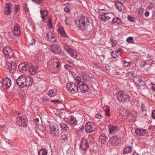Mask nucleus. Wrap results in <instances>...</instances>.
Wrapping results in <instances>:
<instances>
[{"label":"nucleus","mask_w":155,"mask_h":155,"mask_svg":"<svg viewBox=\"0 0 155 155\" xmlns=\"http://www.w3.org/2000/svg\"><path fill=\"white\" fill-rule=\"evenodd\" d=\"M32 81V79L30 77L21 76L16 79V83L19 87H23L25 86L28 87L31 85Z\"/></svg>","instance_id":"nucleus-1"},{"label":"nucleus","mask_w":155,"mask_h":155,"mask_svg":"<svg viewBox=\"0 0 155 155\" xmlns=\"http://www.w3.org/2000/svg\"><path fill=\"white\" fill-rule=\"evenodd\" d=\"M90 19L89 17L81 16L78 21L79 25L78 27L79 29L81 31H84L87 29L90 26Z\"/></svg>","instance_id":"nucleus-2"},{"label":"nucleus","mask_w":155,"mask_h":155,"mask_svg":"<svg viewBox=\"0 0 155 155\" xmlns=\"http://www.w3.org/2000/svg\"><path fill=\"white\" fill-rule=\"evenodd\" d=\"M117 98L118 101L125 103L126 101H129L130 97L126 93L121 91L117 93Z\"/></svg>","instance_id":"nucleus-3"},{"label":"nucleus","mask_w":155,"mask_h":155,"mask_svg":"<svg viewBox=\"0 0 155 155\" xmlns=\"http://www.w3.org/2000/svg\"><path fill=\"white\" fill-rule=\"evenodd\" d=\"M66 87L67 90L71 94H74L78 91V87L74 83H68Z\"/></svg>","instance_id":"nucleus-4"},{"label":"nucleus","mask_w":155,"mask_h":155,"mask_svg":"<svg viewBox=\"0 0 155 155\" xmlns=\"http://www.w3.org/2000/svg\"><path fill=\"white\" fill-rule=\"evenodd\" d=\"M17 124L21 127H26L27 126L28 120L26 117L25 115L18 116L16 118Z\"/></svg>","instance_id":"nucleus-5"},{"label":"nucleus","mask_w":155,"mask_h":155,"mask_svg":"<svg viewBox=\"0 0 155 155\" xmlns=\"http://www.w3.org/2000/svg\"><path fill=\"white\" fill-rule=\"evenodd\" d=\"M3 51L6 58L10 59L13 58L14 53L10 48H4L3 49Z\"/></svg>","instance_id":"nucleus-6"},{"label":"nucleus","mask_w":155,"mask_h":155,"mask_svg":"<svg viewBox=\"0 0 155 155\" xmlns=\"http://www.w3.org/2000/svg\"><path fill=\"white\" fill-rule=\"evenodd\" d=\"M89 140L85 138H82L80 144V148L82 150L85 151L86 150L89 148Z\"/></svg>","instance_id":"nucleus-7"},{"label":"nucleus","mask_w":155,"mask_h":155,"mask_svg":"<svg viewBox=\"0 0 155 155\" xmlns=\"http://www.w3.org/2000/svg\"><path fill=\"white\" fill-rule=\"evenodd\" d=\"M2 85L4 89L8 90L9 88L11 85V81L10 79L5 78L3 79Z\"/></svg>","instance_id":"nucleus-8"},{"label":"nucleus","mask_w":155,"mask_h":155,"mask_svg":"<svg viewBox=\"0 0 155 155\" xmlns=\"http://www.w3.org/2000/svg\"><path fill=\"white\" fill-rule=\"evenodd\" d=\"M50 130L51 134L57 136L60 134V130L58 125L55 124L50 127Z\"/></svg>","instance_id":"nucleus-9"},{"label":"nucleus","mask_w":155,"mask_h":155,"mask_svg":"<svg viewBox=\"0 0 155 155\" xmlns=\"http://www.w3.org/2000/svg\"><path fill=\"white\" fill-rule=\"evenodd\" d=\"M50 48L52 52L55 54H60L61 53V50L59 46L57 44H54L51 45Z\"/></svg>","instance_id":"nucleus-10"},{"label":"nucleus","mask_w":155,"mask_h":155,"mask_svg":"<svg viewBox=\"0 0 155 155\" xmlns=\"http://www.w3.org/2000/svg\"><path fill=\"white\" fill-rule=\"evenodd\" d=\"M80 88L81 91L83 93H86L89 90V87L88 85L83 81H81L79 83Z\"/></svg>","instance_id":"nucleus-11"},{"label":"nucleus","mask_w":155,"mask_h":155,"mask_svg":"<svg viewBox=\"0 0 155 155\" xmlns=\"http://www.w3.org/2000/svg\"><path fill=\"white\" fill-rule=\"evenodd\" d=\"M93 124L91 122L87 123L85 124V130L87 132L91 133L94 130L95 128L93 127Z\"/></svg>","instance_id":"nucleus-12"},{"label":"nucleus","mask_w":155,"mask_h":155,"mask_svg":"<svg viewBox=\"0 0 155 155\" xmlns=\"http://www.w3.org/2000/svg\"><path fill=\"white\" fill-rule=\"evenodd\" d=\"M40 14L42 18V21L44 22L47 21V19L48 18V12L46 10H40Z\"/></svg>","instance_id":"nucleus-13"},{"label":"nucleus","mask_w":155,"mask_h":155,"mask_svg":"<svg viewBox=\"0 0 155 155\" xmlns=\"http://www.w3.org/2000/svg\"><path fill=\"white\" fill-rule=\"evenodd\" d=\"M109 133L110 134H113L117 132L118 128L117 126H115L111 124L108 125Z\"/></svg>","instance_id":"nucleus-14"},{"label":"nucleus","mask_w":155,"mask_h":155,"mask_svg":"<svg viewBox=\"0 0 155 155\" xmlns=\"http://www.w3.org/2000/svg\"><path fill=\"white\" fill-rule=\"evenodd\" d=\"M5 14L6 15H8L12 12V8H13V5L10 3H7L6 5Z\"/></svg>","instance_id":"nucleus-15"},{"label":"nucleus","mask_w":155,"mask_h":155,"mask_svg":"<svg viewBox=\"0 0 155 155\" xmlns=\"http://www.w3.org/2000/svg\"><path fill=\"white\" fill-rule=\"evenodd\" d=\"M53 35L51 32H49L47 34L46 36L51 42L54 43L56 41V38Z\"/></svg>","instance_id":"nucleus-16"},{"label":"nucleus","mask_w":155,"mask_h":155,"mask_svg":"<svg viewBox=\"0 0 155 155\" xmlns=\"http://www.w3.org/2000/svg\"><path fill=\"white\" fill-rule=\"evenodd\" d=\"M68 122L73 125H75L77 124V121L75 118L72 116H70L68 119Z\"/></svg>","instance_id":"nucleus-17"},{"label":"nucleus","mask_w":155,"mask_h":155,"mask_svg":"<svg viewBox=\"0 0 155 155\" xmlns=\"http://www.w3.org/2000/svg\"><path fill=\"white\" fill-rule=\"evenodd\" d=\"M118 140V138L117 136H116L114 137H112L109 140V142L112 145L114 144L117 145V141Z\"/></svg>","instance_id":"nucleus-18"},{"label":"nucleus","mask_w":155,"mask_h":155,"mask_svg":"<svg viewBox=\"0 0 155 155\" xmlns=\"http://www.w3.org/2000/svg\"><path fill=\"white\" fill-rule=\"evenodd\" d=\"M57 90L54 89L50 90L48 92V94L50 97H53L56 95Z\"/></svg>","instance_id":"nucleus-19"},{"label":"nucleus","mask_w":155,"mask_h":155,"mask_svg":"<svg viewBox=\"0 0 155 155\" xmlns=\"http://www.w3.org/2000/svg\"><path fill=\"white\" fill-rule=\"evenodd\" d=\"M107 138V137L106 134H102L99 136V141H101L102 143H104Z\"/></svg>","instance_id":"nucleus-20"},{"label":"nucleus","mask_w":155,"mask_h":155,"mask_svg":"<svg viewBox=\"0 0 155 155\" xmlns=\"http://www.w3.org/2000/svg\"><path fill=\"white\" fill-rule=\"evenodd\" d=\"M135 133L137 135L143 136L146 134V131L145 130L137 129L135 131Z\"/></svg>","instance_id":"nucleus-21"},{"label":"nucleus","mask_w":155,"mask_h":155,"mask_svg":"<svg viewBox=\"0 0 155 155\" xmlns=\"http://www.w3.org/2000/svg\"><path fill=\"white\" fill-rule=\"evenodd\" d=\"M69 54L74 58H75L77 56V52L72 49H69L67 50Z\"/></svg>","instance_id":"nucleus-22"},{"label":"nucleus","mask_w":155,"mask_h":155,"mask_svg":"<svg viewBox=\"0 0 155 155\" xmlns=\"http://www.w3.org/2000/svg\"><path fill=\"white\" fill-rule=\"evenodd\" d=\"M62 130L64 131L67 132L68 130V127L66 124L64 122H61L60 124Z\"/></svg>","instance_id":"nucleus-23"},{"label":"nucleus","mask_w":155,"mask_h":155,"mask_svg":"<svg viewBox=\"0 0 155 155\" xmlns=\"http://www.w3.org/2000/svg\"><path fill=\"white\" fill-rule=\"evenodd\" d=\"M58 31H59L62 36L65 38H68V37L67 35L65 33V31L62 27H60L59 28H58Z\"/></svg>","instance_id":"nucleus-24"},{"label":"nucleus","mask_w":155,"mask_h":155,"mask_svg":"<svg viewBox=\"0 0 155 155\" xmlns=\"http://www.w3.org/2000/svg\"><path fill=\"white\" fill-rule=\"evenodd\" d=\"M90 75L88 74L87 73L85 72H82L81 73V77L84 80L86 81L87 82L88 80Z\"/></svg>","instance_id":"nucleus-25"},{"label":"nucleus","mask_w":155,"mask_h":155,"mask_svg":"<svg viewBox=\"0 0 155 155\" xmlns=\"http://www.w3.org/2000/svg\"><path fill=\"white\" fill-rule=\"evenodd\" d=\"M126 118L127 119H129V120H135V116L132 113L129 112L126 116Z\"/></svg>","instance_id":"nucleus-26"},{"label":"nucleus","mask_w":155,"mask_h":155,"mask_svg":"<svg viewBox=\"0 0 155 155\" xmlns=\"http://www.w3.org/2000/svg\"><path fill=\"white\" fill-rule=\"evenodd\" d=\"M8 66L7 69L11 72H13L14 70H15V67L14 64L13 65L12 64H9Z\"/></svg>","instance_id":"nucleus-27"},{"label":"nucleus","mask_w":155,"mask_h":155,"mask_svg":"<svg viewBox=\"0 0 155 155\" xmlns=\"http://www.w3.org/2000/svg\"><path fill=\"white\" fill-rule=\"evenodd\" d=\"M47 151L46 149L41 148L38 152V155H47Z\"/></svg>","instance_id":"nucleus-28"},{"label":"nucleus","mask_w":155,"mask_h":155,"mask_svg":"<svg viewBox=\"0 0 155 155\" xmlns=\"http://www.w3.org/2000/svg\"><path fill=\"white\" fill-rule=\"evenodd\" d=\"M132 149V147L131 146H127L124 149L123 153H130Z\"/></svg>","instance_id":"nucleus-29"},{"label":"nucleus","mask_w":155,"mask_h":155,"mask_svg":"<svg viewBox=\"0 0 155 155\" xmlns=\"http://www.w3.org/2000/svg\"><path fill=\"white\" fill-rule=\"evenodd\" d=\"M28 71L30 74L32 75L34 74L36 72V69L33 67H29Z\"/></svg>","instance_id":"nucleus-30"},{"label":"nucleus","mask_w":155,"mask_h":155,"mask_svg":"<svg viewBox=\"0 0 155 155\" xmlns=\"http://www.w3.org/2000/svg\"><path fill=\"white\" fill-rule=\"evenodd\" d=\"M116 7L119 10H121L122 9L121 7L122 5V3L119 1H116L115 3Z\"/></svg>","instance_id":"nucleus-31"},{"label":"nucleus","mask_w":155,"mask_h":155,"mask_svg":"<svg viewBox=\"0 0 155 155\" xmlns=\"http://www.w3.org/2000/svg\"><path fill=\"white\" fill-rule=\"evenodd\" d=\"M134 71H128L127 72V76L129 78H131L133 77H134Z\"/></svg>","instance_id":"nucleus-32"},{"label":"nucleus","mask_w":155,"mask_h":155,"mask_svg":"<svg viewBox=\"0 0 155 155\" xmlns=\"http://www.w3.org/2000/svg\"><path fill=\"white\" fill-rule=\"evenodd\" d=\"M25 64L24 63H21L18 65V68L20 71H22L24 67L25 66Z\"/></svg>","instance_id":"nucleus-33"},{"label":"nucleus","mask_w":155,"mask_h":155,"mask_svg":"<svg viewBox=\"0 0 155 155\" xmlns=\"http://www.w3.org/2000/svg\"><path fill=\"white\" fill-rule=\"evenodd\" d=\"M96 79L94 77H93L92 76L90 75L88 80L87 81V82H89L90 81L91 82L94 83Z\"/></svg>","instance_id":"nucleus-34"},{"label":"nucleus","mask_w":155,"mask_h":155,"mask_svg":"<svg viewBox=\"0 0 155 155\" xmlns=\"http://www.w3.org/2000/svg\"><path fill=\"white\" fill-rule=\"evenodd\" d=\"M111 53V55L113 58H117L119 55L118 53H116V51L115 53L114 52V51H112Z\"/></svg>","instance_id":"nucleus-35"},{"label":"nucleus","mask_w":155,"mask_h":155,"mask_svg":"<svg viewBox=\"0 0 155 155\" xmlns=\"http://www.w3.org/2000/svg\"><path fill=\"white\" fill-rule=\"evenodd\" d=\"M68 136V134H64L61 136V139L65 142L67 140Z\"/></svg>","instance_id":"nucleus-36"},{"label":"nucleus","mask_w":155,"mask_h":155,"mask_svg":"<svg viewBox=\"0 0 155 155\" xmlns=\"http://www.w3.org/2000/svg\"><path fill=\"white\" fill-rule=\"evenodd\" d=\"M38 129L43 134L45 135V132H44L45 129L44 128L42 127L41 126L39 125L38 127Z\"/></svg>","instance_id":"nucleus-37"},{"label":"nucleus","mask_w":155,"mask_h":155,"mask_svg":"<svg viewBox=\"0 0 155 155\" xmlns=\"http://www.w3.org/2000/svg\"><path fill=\"white\" fill-rule=\"evenodd\" d=\"M13 30L20 31L19 26L18 24H16L14 27Z\"/></svg>","instance_id":"nucleus-38"},{"label":"nucleus","mask_w":155,"mask_h":155,"mask_svg":"<svg viewBox=\"0 0 155 155\" xmlns=\"http://www.w3.org/2000/svg\"><path fill=\"white\" fill-rule=\"evenodd\" d=\"M110 110L109 108L107 107L105 110V115L106 116H109L110 115Z\"/></svg>","instance_id":"nucleus-39"},{"label":"nucleus","mask_w":155,"mask_h":155,"mask_svg":"<svg viewBox=\"0 0 155 155\" xmlns=\"http://www.w3.org/2000/svg\"><path fill=\"white\" fill-rule=\"evenodd\" d=\"M70 21V18H66L64 22L66 25H69Z\"/></svg>","instance_id":"nucleus-40"},{"label":"nucleus","mask_w":155,"mask_h":155,"mask_svg":"<svg viewBox=\"0 0 155 155\" xmlns=\"http://www.w3.org/2000/svg\"><path fill=\"white\" fill-rule=\"evenodd\" d=\"M122 62H123L124 64V66H127L129 65L130 64V62H127L125 60H123L122 61Z\"/></svg>","instance_id":"nucleus-41"},{"label":"nucleus","mask_w":155,"mask_h":155,"mask_svg":"<svg viewBox=\"0 0 155 155\" xmlns=\"http://www.w3.org/2000/svg\"><path fill=\"white\" fill-rule=\"evenodd\" d=\"M42 58L40 54H38L35 56L36 59L38 61H40L41 60V58Z\"/></svg>","instance_id":"nucleus-42"},{"label":"nucleus","mask_w":155,"mask_h":155,"mask_svg":"<svg viewBox=\"0 0 155 155\" xmlns=\"http://www.w3.org/2000/svg\"><path fill=\"white\" fill-rule=\"evenodd\" d=\"M29 66L25 64V66L24 67V68L23 69L22 71H28Z\"/></svg>","instance_id":"nucleus-43"},{"label":"nucleus","mask_w":155,"mask_h":155,"mask_svg":"<svg viewBox=\"0 0 155 155\" xmlns=\"http://www.w3.org/2000/svg\"><path fill=\"white\" fill-rule=\"evenodd\" d=\"M13 8H12V9H13V10L16 12V13L19 10V8L18 5L13 6Z\"/></svg>","instance_id":"nucleus-44"},{"label":"nucleus","mask_w":155,"mask_h":155,"mask_svg":"<svg viewBox=\"0 0 155 155\" xmlns=\"http://www.w3.org/2000/svg\"><path fill=\"white\" fill-rule=\"evenodd\" d=\"M13 33L16 36H19L20 34V31L13 30Z\"/></svg>","instance_id":"nucleus-45"},{"label":"nucleus","mask_w":155,"mask_h":155,"mask_svg":"<svg viewBox=\"0 0 155 155\" xmlns=\"http://www.w3.org/2000/svg\"><path fill=\"white\" fill-rule=\"evenodd\" d=\"M133 39V37L132 36L128 37L126 40V41L128 42H131Z\"/></svg>","instance_id":"nucleus-46"},{"label":"nucleus","mask_w":155,"mask_h":155,"mask_svg":"<svg viewBox=\"0 0 155 155\" xmlns=\"http://www.w3.org/2000/svg\"><path fill=\"white\" fill-rule=\"evenodd\" d=\"M123 52L122 50L120 48H118L116 51V53H118L119 55H120Z\"/></svg>","instance_id":"nucleus-47"},{"label":"nucleus","mask_w":155,"mask_h":155,"mask_svg":"<svg viewBox=\"0 0 155 155\" xmlns=\"http://www.w3.org/2000/svg\"><path fill=\"white\" fill-rule=\"evenodd\" d=\"M33 2H36L37 4L43 3V0H32Z\"/></svg>","instance_id":"nucleus-48"},{"label":"nucleus","mask_w":155,"mask_h":155,"mask_svg":"<svg viewBox=\"0 0 155 155\" xmlns=\"http://www.w3.org/2000/svg\"><path fill=\"white\" fill-rule=\"evenodd\" d=\"M95 117L98 119H100L102 117V116L99 113H97V114H95Z\"/></svg>","instance_id":"nucleus-49"},{"label":"nucleus","mask_w":155,"mask_h":155,"mask_svg":"<svg viewBox=\"0 0 155 155\" xmlns=\"http://www.w3.org/2000/svg\"><path fill=\"white\" fill-rule=\"evenodd\" d=\"M98 18L100 21H103L104 22L105 21V16H99Z\"/></svg>","instance_id":"nucleus-50"},{"label":"nucleus","mask_w":155,"mask_h":155,"mask_svg":"<svg viewBox=\"0 0 155 155\" xmlns=\"http://www.w3.org/2000/svg\"><path fill=\"white\" fill-rule=\"evenodd\" d=\"M48 24V27L49 28H51L52 27V24L51 20V19H49Z\"/></svg>","instance_id":"nucleus-51"},{"label":"nucleus","mask_w":155,"mask_h":155,"mask_svg":"<svg viewBox=\"0 0 155 155\" xmlns=\"http://www.w3.org/2000/svg\"><path fill=\"white\" fill-rule=\"evenodd\" d=\"M51 101L53 102L54 104H56L57 103H60V101L58 100L54 99V100H51Z\"/></svg>","instance_id":"nucleus-52"},{"label":"nucleus","mask_w":155,"mask_h":155,"mask_svg":"<svg viewBox=\"0 0 155 155\" xmlns=\"http://www.w3.org/2000/svg\"><path fill=\"white\" fill-rule=\"evenodd\" d=\"M117 21L116 22L119 25H121L122 24V22L121 20L118 18H117Z\"/></svg>","instance_id":"nucleus-53"},{"label":"nucleus","mask_w":155,"mask_h":155,"mask_svg":"<svg viewBox=\"0 0 155 155\" xmlns=\"http://www.w3.org/2000/svg\"><path fill=\"white\" fill-rule=\"evenodd\" d=\"M146 107L145 106L144 104H142L141 105V109L142 111H143L146 110Z\"/></svg>","instance_id":"nucleus-54"},{"label":"nucleus","mask_w":155,"mask_h":155,"mask_svg":"<svg viewBox=\"0 0 155 155\" xmlns=\"http://www.w3.org/2000/svg\"><path fill=\"white\" fill-rule=\"evenodd\" d=\"M127 18H128V20L129 21H131V22H133L134 21V20L133 19V17H131L130 15H128Z\"/></svg>","instance_id":"nucleus-55"},{"label":"nucleus","mask_w":155,"mask_h":155,"mask_svg":"<svg viewBox=\"0 0 155 155\" xmlns=\"http://www.w3.org/2000/svg\"><path fill=\"white\" fill-rule=\"evenodd\" d=\"M110 42H111V44L112 45V47H114L116 46V44H115V43L114 42V41L112 39H110Z\"/></svg>","instance_id":"nucleus-56"},{"label":"nucleus","mask_w":155,"mask_h":155,"mask_svg":"<svg viewBox=\"0 0 155 155\" xmlns=\"http://www.w3.org/2000/svg\"><path fill=\"white\" fill-rule=\"evenodd\" d=\"M64 11L67 13H69L70 12V10L68 8H64Z\"/></svg>","instance_id":"nucleus-57"},{"label":"nucleus","mask_w":155,"mask_h":155,"mask_svg":"<svg viewBox=\"0 0 155 155\" xmlns=\"http://www.w3.org/2000/svg\"><path fill=\"white\" fill-rule=\"evenodd\" d=\"M66 65L67 66H68L69 67H71L72 65V64L70 61H68L66 63Z\"/></svg>","instance_id":"nucleus-58"},{"label":"nucleus","mask_w":155,"mask_h":155,"mask_svg":"<svg viewBox=\"0 0 155 155\" xmlns=\"http://www.w3.org/2000/svg\"><path fill=\"white\" fill-rule=\"evenodd\" d=\"M35 40L33 39L31 40V41L30 43V44L31 45H33L35 44Z\"/></svg>","instance_id":"nucleus-59"},{"label":"nucleus","mask_w":155,"mask_h":155,"mask_svg":"<svg viewBox=\"0 0 155 155\" xmlns=\"http://www.w3.org/2000/svg\"><path fill=\"white\" fill-rule=\"evenodd\" d=\"M76 80H77L78 81V84H79V83H80V82L81 81V79L79 76H78L76 78Z\"/></svg>","instance_id":"nucleus-60"},{"label":"nucleus","mask_w":155,"mask_h":155,"mask_svg":"<svg viewBox=\"0 0 155 155\" xmlns=\"http://www.w3.org/2000/svg\"><path fill=\"white\" fill-rule=\"evenodd\" d=\"M152 116L153 118L155 119V110H153L152 112Z\"/></svg>","instance_id":"nucleus-61"},{"label":"nucleus","mask_w":155,"mask_h":155,"mask_svg":"<svg viewBox=\"0 0 155 155\" xmlns=\"http://www.w3.org/2000/svg\"><path fill=\"white\" fill-rule=\"evenodd\" d=\"M105 68L107 70H109L110 69V67L109 65H106L105 66Z\"/></svg>","instance_id":"nucleus-62"},{"label":"nucleus","mask_w":155,"mask_h":155,"mask_svg":"<svg viewBox=\"0 0 155 155\" xmlns=\"http://www.w3.org/2000/svg\"><path fill=\"white\" fill-rule=\"evenodd\" d=\"M138 13L140 15H142L143 13V11L142 9H140L138 10Z\"/></svg>","instance_id":"nucleus-63"},{"label":"nucleus","mask_w":155,"mask_h":155,"mask_svg":"<svg viewBox=\"0 0 155 155\" xmlns=\"http://www.w3.org/2000/svg\"><path fill=\"white\" fill-rule=\"evenodd\" d=\"M155 128V126H151L149 127L148 129L149 130H150L151 129H154Z\"/></svg>","instance_id":"nucleus-64"}]
</instances>
